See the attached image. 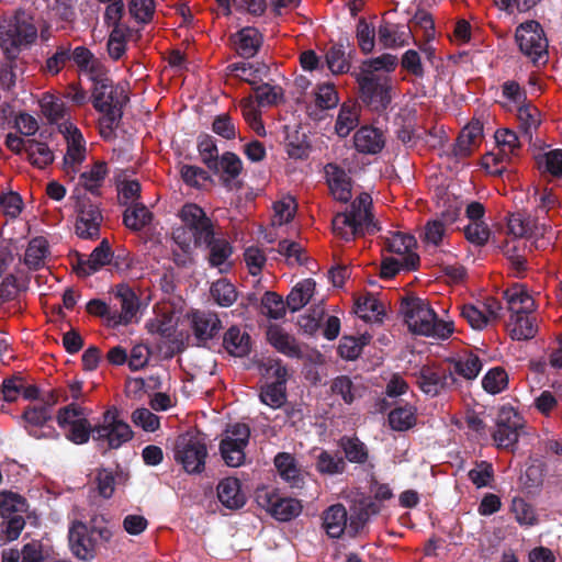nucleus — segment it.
<instances>
[{
    "label": "nucleus",
    "instance_id": "17",
    "mask_svg": "<svg viewBox=\"0 0 562 562\" xmlns=\"http://www.w3.org/2000/svg\"><path fill=\"white\" fill-rule=\"evenodd\" d=\"M191 327L200 346H206L222 329V322L217 314L205 311H193L190 315Z\"/></svg>",
    "mask_w": 562,
    "mask_h": 562
},
{
    "label": "nucleus",
    "instance_id": "34",
    "mask_svg": "<svg viewBox=\"0 0 562 562\" xmlns=\"http://www.w3.org/2000/svg\"><path fill=\"white\" fill-rule=\"evenodd\" d=\"M387 419L393 430H408L416 425V407L408 403L397 405L390 411Z\"/></svg>",
    "mask_w": 562,
    "mask_h": 562
},
{
    "label": "nucleus",
    "instance_id": "19",
    "mask_svg": "<svg viewBox=\"0 0 562 562\" xmlns=\"http://www.w3.org/2000/svg\"><path fill=\"white\" fill-rule=\"evenodd\" d=\"M237 55L249 59L257 55L263 43V36L258 29L245 26L229 36Z\"/></svg>",
    "mask_w": 562,
    "mask_h": 562
},
{
    "label": "nucleus",
    "instance_id": "7",
    "mask_svg": "<svg viewBox=\"0 0 562 562\" xmlns=\"http://www.w3.org/2000/svg\"><path fill=\"white\" fill-rule=\"evenodd\" d=\"M255 501L259 507L269 513L279 521H290L302 512V504L299 499L283 497L277 490L269 486H258L255 491Z\"/></svg>",
    "mask_w": 562,
    "mask_h": 562
},
{
    "label": "nucleus",
    "instance_id": "37",
    "mask_svg": "<svg viewBox=\"0 0 562 562\" xmlns=\"http://www.w3.org/2000/svg\"><path fill=\"white\" fill-rule=\"evenodd\" d=\"M26 159L37 168H45L54 161V153L44 142L27 138Z\"/></svg>",
    "mask_w": 562,
    "mask_h": 562
},
{
    "label": "nucleus",
    "instance_id": "9",
    "mask_svg": "<svg viewBox=\"0 0 562 562\" xmlns=\"http://www.w3.org/2000/svg\"><path fill=\"white\" fill-rule=\"evenodd\" d=\"M522 430L524 420L519 413L512 406L503 405L498 411L496 430L493 434L496 447L514 452Z\"/></svg>",
    "mask_w": 562,
    "mask_h": 562
},
{
    "label": "nucleus",
    "instance_id": "25",
    "mask_svg": "<svg viewBox=\"0 0 562 562\" xmlns=\"http://www.w3.org/2000/svg\"><path fill=\"white\" fill-rule=\"evenodd\" d=\"M356 149L362 154H378L384 147L383 134L372 126H362L353 135Z\"/></svg>",
    "mask_w": 562,
    "mask_h": 562
},
{
    "label": "nucleus",
    "instance_id": "61",
    "mask_svg": "<svg viewBox=\"0 0 562 562\" xmlns=\"http://www.w3.org/2000/svg\"><path fill=\"white\" fill-rule=\"evenodd\" d=\"M93 430L94 426L92 427L87 418H79L69 426L66 437L76 445H82L88 442L90 437L92 438Z\"/></svg>",
    "mask_w": 562,
    "mask_h": 562
},
{
    "label": "nucleus",
    "instance_id": "10",
    "mask_svg": "<svg viewBox=\"0 0 562 562\" xmlns=\"http://www.w3.org/2000/svg\"><path fill=\"white\" fill-rule=\"evenodd\" d=\"M414 375L420 391L431 397L460 386L459 380L441 366L425 364Z\"/></svg>",
    "mask_w": 562,
    "mask_h": 562
},
{
    "label": "nucleus",
    "instance_id": "56",
    "mask_svg": "<svg viewBox=\"0 0 562 562\" xmlns=\"http://www.w3.org/2000/svg\"><path fill=\"white\" fill-rule=\"evenodd\" d=\"M44 116L52 123H56L65 116L64 102L49 93H45L40 102Z\"/></svg>",
    "mask_w": 562,
    "mask_h": 562
},
{
    "label": "nucleus",
    "instance_id": "49",
    "mask_svg": "<svg viewBox=\"0 0 562 562\" xmlns=\"http://www.w3.org/2000/svg\"><path fill=\"white\" fill-rule=\"evenodd\" d=\"M211 295L218 305L224 307L233 305L237 300L234 284L225 279L217 280L212 284Z\"/></svg>",
    "mask_w": 562,
    "mask_h": 562
},
{
    "label": "nucleus",
    "instance_id": "15",
    "mask_svg": "<svg viewBox=\"0 0 562 562\" xmlns=\"http://www.w3.org/2000/svg\"><path fill=\"white\" fill-rule=\"evenodd\" d=\"M250 427L245 423L228 424L220 442L221 457L238 453L245 457V448L249 443Z\"/></svg>",
    "mask_w": 562,
    "mask_h": 562
},
{
    "label": "nucleus",
    "instance_id": "39",
    "mask_svg": "<svg viewBox=\"0 0 562 562\" xmlns=\"http://www.w3.org/2000/svg\"><path fill=\"white\" fill-rule=\"evenodd\" d=\"M356 313L364 321H382L384 315V306L373 294L368 293L364 296H360L355 303Z\"/></svg>",
    "mask_w": 562,
    "mask_h": 562
},
{
    "label": "nucleus",
    "instance_id": "14",
    "mask_svg": "<svg viewBox=\"0 0 562 562\" xmlns=\"http://www.w3.org/2000/svg\"><path fill=\"white\" fill-rule=\"evenodd\" d=\"M381 512V505L374 502L371 497H361L353 502L350 506L348 518L349 524L347 533L349 537L355 538L362 533L372 516Z\"/></svg>",
    "mask_w": 562,
    "mask_h": 562
},
{
    "label": "nucleus",
    "instance_id": "8",
    "mask_svg": "<svg viewBox=\"0 0 562 562\" xmlns=\"http://www.w3.org/2000/svg\"><path fill=\"white\" fill-rule=\"evenodd\" d=\"M520 52L532 63H546L548 40L541 24L535 20L521 23L515 33Z\"/></svg>",
    "mask_w": 562,
    "mask_h": 562
},
{
    "label": "nucleus",
    "instance_id": "21",
    "mask_svg": "<svg viewBox=\"0 0 562 562\" xmlns=\"http://www.w3.org/2000/svg\"><path fill=\"white\" fill-rule=\"evenodd\" d=\"M175 457H207L205 436L199 430L187 431L176 439Z\"/></svg>",
    "mask_w": 562,
    "mask_h": 562
},
{
    "label": "nucleus",
    "instance_id": "32",
    "mask_svg": "<svg viewBox=\"0 0 562 562\" xmlns=\"http://www.w3.org/2000/svg\"><path fill=\"white\" fill-rule=\"evenodd\" d=\"M419 256L417 254H407L401 259L387 257L382 260L380 277L382 279H391L401 270L415 271L419 267Z\"/></svg>",
    "mask_w": 562,
    "mask_h": 562
},
{
    "label": "nucleus",
    "instance_id": "64",
    "mask_svg": "<svg viewBox=\"0 0 562 562\" xmlns=\"http://www.w3.org/2000/svg\"><path fill=\"white\" fill-rule=\"evenodd\" d=\"M183 182L193 188H200L201 182L211 181V176L206 170L193 165H183L180 169Z\"/></svg>",
    "mask_w": 562,
    "mask_h": 562
},
{
    "label": "nucleus",
    "instance_id": "40",
    "mask_svg": "<svg viewBox=\"0 0 562 562\" xmlns=\"http://www.w3.org/2000/svg\"><path fill=\"white\" fill-rule=\"evenodd\" d=\"M108 175V165L104 161H97L89 171L82 172L79 177L80 184L92 194H99L100 188Z\"/></svg>",
    "mask_w": 562,
    "mask_h": 562
},
{
    "label": "nucleus",
    "instance_id": "20",
    "mask_svg": "<svg viewBox=\"0 0 562 562\" xmlns=\"http://www.w3.org/2000/svg\"><path fill=\"white\" fill-rule=\"evenodd\" d=\"M325 173L330 192L335 200L347 203L351 194V179L346 171L335 164L325 166Z\"/></svg>",
    "mask_w": 562,
    "mask_h": 562
},
{
    "label": "nucleus",
    "instance_id": "57",
    "mask_svg": "<svg viewBox=\"0 0 562 562\" xmlns=\"http://www.w3.org/2000/svg\"><path fill=\"white\" fill-rule=\"evenodd\" d=\"M510 509L519 525L533 526L538 522L532 505L521 497L513 498Z\"/></svg>",
    "mask_w": 562,
    "mask_h": 562
},
{
    "label": "nucleus",
    "instance_id": "6",
    "mask_svg": "<svg viewBox=\"0 0 562 562\" xmlns=\"http://www.w3.org/2000/svg\"><path fill=\"white\" fill-rule=\"evenodd\" d=\"M359 85V97L361 102L375 113H383L392 102V79L391 77H370L356 75Z\"/></svg>",
    "mask_w": 562,
    "mask_h": 562
},
{
    "label": "nucleus",
    "instance_id": "12",
    "mask_svg": "<svg viewBox=\"0 0 562 562\" xmlns=\"http://www.w3.org/2000/svg\"><path fill=\"white\" fill-rule=\"evenodd\" d=\"M400 311L412 333L429 336L432 328L430 324L435 319L436 312L425 300L415 296L404 297Z\"/></svg>",
    "mask_w": 562,
    "mask_h": 562
},
{
    "label": "nucleus",
    "instance_id": "52",
    "mask_svg": "<svg viewBox=\"0 0 562 562\" xmlns=\"http://www.w3.org/2000/svg\"><path fill=\"white\" fill-rule=\"evenodd\" d=\"M312 146L306 134H300L297 131L294 135L288 137L286 153L292 159L305 160L308 158Z\"/></svg>",
    "mask_w": 562,
    "mask_h": 562
},
{
    "label": "nucleus",
    "instance_id": "38",
    "mask_svg": "<svg viewBox=\"0 0 562 562\" xmlns=\"http://www.w3.org/2000/svg\"><path fill=\"white\" fill-rule=\"evenodd\" d=\"M397 63L398 60L396 56L385 53L375 58L364 60L358 75L370 77H389L387 75H381L378 72L381 70L391 72L396 68Z\"/></svg>",
    "mask_w": 562,
    "mask_h": 562
},
{
    "label": "nucleus",
    "instance_id": "58",
    "mask_svg": "<svg viewBox=\"0 0 562 562\" xmlns=\"http://www.w3.org/2000/svg\"><path fill=\"white\" fill-rule=\"evenodd\" d=\"M243 116L250 127L259 136L266 135V130L261 120L260 111L255 106L254 100L249 97L244 99L240 103Z\"/></svg>",
    "mask_w": 562,
    "mask_h": 562
},
{
    "label": "nucleus",
    "instance_id": "50",
    "mask_svg": "<svg viewBox=\"0 0 562 562\" xmlns=\"http://www.w3.org/2000/svg\"><path fill=\"white\" fill-rule=\"evenodd\" d=\"M260 401L271 408H280L286 401V385L267 383L261 387Z\"/></svg>",
    "mask_w": 562,
    "mask_h": 562
},
{
    "label": "nucleus",
    "instance_id": "42",
    "mask_svg": "<svg viewBox=\"0 0 562 562\" xmlns=\"http://www.w3.org/2000/svg\"><path fill=\"white\" fill-rule=\"evenodd\" d=\"M153 218V214L144 204H134L123 214L124 225L135 232L142 231Z\"/></svg>",
    "mask_w": 562,
    "mask_h": 562
},
{
    "label": "nucleus",
    "instance_id": "44",
    "mask_svg": "<svg viewBox=\"0 0 562 562\" xmlns=\"http://www.w3.org/2000/svg\"><path fill=\"white\" fill-rule=\"evenodd\" d=\"M280 476L290 484L291 487H302L304 476L300 468L295 464V459H273Z\"/></svg>",
    "mask_w": 562,
    "mask_h": 562
},
{
    "label": "nucleus",
    "instance_id": "22",
    "mask_svg": "<svg viewBox=\"0 0 562 562\" xmlns=\"http://www.w3.org/2000/svg\"><path fill=\"white\" fill-rule=\"evenodd\" d=\"M447 361L451 376L458 375L467 381L475 380L483 368L481 358L473 352H465L456 358H449Z\"/></svg>",
    "mask_w": 562,
    "mask_h": 562
},
{
    "label": "nucleus",
    "instance_id": "24",
    "mask_svg": "<svg viewBox=\"0 0 562 562\" xmlns=\"http://www.w3.org/2000/svg\"><path fill=\"white\" fill-rule=\"evenodd\" d=\"M267 339L279 352L290 358L301 357L302 351L295 338L288 334L280 325L272 324L268 327Z\"/></svg>",
    "mask_w": 562,
    "mask_h": 562
},
{
    "label": "nucleus",
    "instance_id": "18",
    "mask_svg": "<svg viewBox=\"0 0 562 562\" xmlns=\"http://www.w3.org/2000/svg\"><path fill=\"white\" fill-rule=\"evenodd\" d=\"M25 422L27 434L36 439L49 438L55 435L53 427H47V431L43 430L46 423L52 419L48 406H27L22 415Z\"/></svg>",
    "mask_w": 562,
    "mask_h": 562
},
{
    "label": "nucleus",
    "instance_id": "33",
    "mask_svg": "<svg viewBox=\"0 0 562 562\" xmlns=\"http://www.w3.org/2000/svg\"><path fill=\"white\" fill-rule=\"evenodd\" d=\"M48 254V241L42 236L34 237L27 244L23 262L30 270H38L44 267Z\"/></svg>",
    "mask_w": 562,
    "mask_h": 562
},
{
    "label": "nucleus",
    "instance_id": "46",
    "mask_svg": "<svg viewBox=\"0 0 562 562\" xmlns=\"http://www.w3.org/2000/svg\"><path fill=\"white\" fill-rule=\"evenodd\" d=\"M286 302L276 292L267 291L261 299L262 313L272 319H280L285 315Z\"/></svg>",
    "mask_w": 562,
    "mask_h": 562
},
{
    "label": "nucleus",
    "instance_id": "16",
    "mask_svg": "<svg viewBox=\"0 0 562 562\" xmlns=\"http://www.w3.org/2000/svg\"><path fill=\"white\" fill-rule=\"evenodd\" d=\"M115 297L120 302L121 311L114 310L110 316V322L114 325H127L139 310V297L127 284H119L116 286Z\"/></svg>",
    "mask_w": 562,
    "mask_h": 562
},
{
    "label": "nucleus",
    "instance_id": "45",
    "mask_svg": "<svg viewBox=\"0 0 562 562\" xmlns=\"http://www.w3.org/2000/svg\"><path fill=\"white\" fill-rule=\"evenodd\" d=\"M358 124V111L356 105L344 103L339 110L335 130L340 137H346Z\"/></svg>",
    "mask_w": 562,
    "mask_h": 562
},
{
    "label": "nucleus",
    "instance_id": "60",
    "mask_svg": "<svg viewBox=\"0 0 562 562\" xmlns=\"http://www.w3.org/2000/svg\"><path fill=\"white\" fill-rule=\"evenodd\" d=\"M146 328L150 334H157L162 338H171L177 329L172 316L164 314L160 317L150 319L146 324Z\"/></svg>",
    "mask_w": 562,
    "mask_h": 562
},
{
    "label": "nucleus",
    "instance_id": "11",
    "mask_svg": "<svg viewBox=\"0 0 562 562\" xmlns=\"http://www.w3.org/2000/svg\"><path fill=\"white\" fill-rule=\"evenodd\" d=\"M76 235L86 240H95L100 237L103 216L98 204L88 196H78L76 202Z\"/></svg>",
    "mask_w": 562,
    "mask_h": 562
},
{
    "label": "nucleus",
    "instance_id": "28",
    "mask_svg": "<svg viewBox=\"0 0 562 562\" xmlns=\"http://www.w3.org/2000/svg\"><path fill=\"white\" fill-rule=\"evenodd\" d=\"M222 347L233 357H245L250 352V336L237 326H232L223 336Z\"/></svg>",
    "mask_w": 562,
    "mask_h": 562
},
{
    "label": "nucleus",
    "instance_id": "55",
    "mask_svg": "<svg viewBox=\"0 0 562 562\" xmlns=\"http://www.w3.org/2000/svg\"><path fill=\"white\" fill-rule=\"evenodd\" d=\"M416 239L414 236L396 232L386 241V248L390 252L405 257L407 254H415L413 248L416 247Z\"/></svg>",
    "mask_w": 562,
    "mask_h": 562
},
{
    "label": "nucleus",
    "instance_id": "43",
    "mask_svg": "<svg viewBox=\"0 0 562 562\" xmlns=\"http://www.w3.org/2000/svg\"><path fill=\"white\" fill-rule=\"evenodd\" d=\"M113 256L114 254L109 240L106 238L102 239L87 258V262H89L87 273H95L104 266L110 265Z\"/></svg>",
    "mask_w": 562,
    "mask_h": 562
},
{
    "label": "nucleus",
    "instance_id": "1",
    "mask_svg": "<svg viewBox=\"0 0 562 562\" xmlns=\"http://www.w3.org/2000/svg\"><path fill=\"white\" fill-rule=\"evenodd\" d=\"M130 102L128 93L121 83L104 79L91 89L93 109L102 114L100 119L101 135L110 137L119 127L124 114V108Z\"/></svg>",
    "mask_w": 562,
    "mask_h": 562
},
{
    "label": "nucleus",
    "instance_id": "31",
    "mask_svg": "<svg viewBox=\"0 0 562 562\" xmlns=\"http://www.w3.org/2000/svg\"><path fill=\"white\" fill-rule=\"evenodd\" d=\"M531 312H522L510 315L508 324L509 336L514 340H529L532 339L538 333L536 319L529 314Z\"/></svg>",
    "mask_w": 562,
    "mask_h": 562
},
{
    "label": "nucleus",
    "instance_id": "3",
    "mask_svg": "<svg viewBox=\"0 0 562 562\" xmlns=\"http://www.w3.org/2000/svg\"><path fill=\"white\" fill-rule=\"evenodd\" d=\"M131 426L120 418V412L115 406L108 408L101 420L94 425L92 440L102 453L119 449L133 438Z\"/></svg>",
    "mask_w": 562,
    "mask_h": 562
},
{
    "label": "nucleus",
    "instance_id": "23",
    "mask_svg": "<svg viewBox=\"0 0 562 562\" xmlns=\"http://www.w3.org/2000/svg\"><path fill=\"white\" fill-rule=\"evenodd\" d=\"M483 135V124L480 121H473L464 126L456 144L453 145V156L458 159H464L472 155L474 147L477 146L479 138Z\"/></svg>",
    "mask_w": 562,
    "mask_h": 562
},
{
    "label": "nucleus",
    "instance_id": "53",
    "mask_svg": "<svg viewBox=\"0 0 562 562\" xmlns=\"http://www.w3.org/2000/svg\"><path fill=\"white\" fill-rule=\"evenodd\" d=\"M507 227L515 237H527L536 235L533 229L537 228V225L530 217H526L521 213H514L508 218Z\"/></svg>",
    "mask_w": 562,
    "mask_h": 562
},
{
    "label": "nucleus",
    "instance_id": "4",
    "mask_svg": "<svg viewBox=\"0 0 562 562\" xmlns=\"http://www.w3.org/2000/svg\"><path fill=\"white\" fill-rule=\"evenodd\" d=\"M29 510V502L21 494L0 491V539L4 542L16 540L25 527L24 515Z\"/></svg>",
    "mask_w": 562,
    "mask_h": 562
},
{
    "label": "nucleus",
    "instance_id": "30",
    "mask_svg": "<svg viewBox=\"0 0 562 562\" xmlns=\"http://www.w3.org/2000/svg\"><path fill=\"white\" fill-rule=\"evenodd\" d=\"M495 140L497 145L501 147V150L504 153V155L487 154L483 158L482 164V166L485 168H490V160L495 166L498 165L499 162H503L505 157L507 156L506 150H508L509 154H514L515 150L520 147L517 134L510 130H497L495 132Z\"/></svg>",
    "mask_w": 562,
    "mask_h": 562
},
{
    "label": "nucleus",
    "instance_id": "48",
    "mask_svg": "<svg viewBox=\"0 0 562 562\" xmlns=\"http://www.w3.org/2000/svg\"><path fill=\"white\" fill-rule=\"evenodd\" d=\"M198 151L202 162L209 168H216L220 158L216 140L209 134L200 135L198 138Z\"/></svg>",
    "mask_w": 562,
    "mask_h": 562
},
{
    "label": "nucleus",
    "instance_id": "63",
    "mask_svg": "<svg viewBox=\"0 0 562 562\" xmlns=\"http://www.w3.org/2000/svg\"><path fill=\"white\" fill-rule=\"evenodd\" d=\"M69 60L70 45H60L56 48V52L46 59L44 69L53 76L58 75Z\"/></svg>",
    "mask_w": 562,
    "mask_h": 562
},
{
    "label": "nucleus",
    "instance_id": "26",
    "mask_svg": "<svg viewBox=\"0 0 562 562\" xmlns=\"http://www.w3.org/2000/svg\"><path fill=\"white\" fill-rule=\"evenodd\" d=\"M349 524L348 512L341 504L329 506L323 515V527L330 538H339L347 531Z\"/></svg>",
    "mask_w": 562,
    "mask_h": 562
},
{
    "label": "nucleus",
    "instance_id": "5",
    "mask_svg": "<svg viewBox=\"0 0 562 562\" xmlns=\"http://www.w3.org/2000/svg\"><path fill=\"white\" fill-rule=\"evenodd\" d=\"M112 531L103 525L92 520L90 525L82 521H75L68 533L69 546L72 553L80 560H92L95 557L99 541L108 542Z\"/></svg>",
    "mask_w": 562,
    "mask_h": 562
},
{
    "label": "nucleus",
    "instance_id": "41",
    "mask_svg": "<svg viewBox=\"0 0 562 562\" xmlns=\"http://www.w3.org/2000/svg\"><path fill=\"white\" fill-rule=\"evenodd\" d=\"M203 245L210 250L209 262L211 267L222 266L233 254L231 243L225 238H216L215 234L212 239L203 241Z\"/></svg>",
    "mask_w": 562,
    "mask_h": 562
},
{
    "label": "nucleus",
    "instance_id": "62",
    "mask_svg": "<svg viewBox=\"0 0 562 562\" xmlns=\"http://www.w3.org/2000/svg\"><path fill=\"white\" fill-rule=\"evenodd\" d=\"M517 117L525 134H529L530 136L531 130L537 128L540 124L539 111L530 103H522L518 106Z\"/></svg>",
    "mask_w": 562,
    "mask_h": 562
},
{
    "label": "nucleus",
    "instance_id": "36",
    "mask_svg": "<svg viewBox=\"0 0 562 562\" xmlns=\"http://www.w3.org/2000/svg\"><path fill=\"white\" fill-rule=\"evenodd\" d=\"M211 171L218 173L223 171L222 181L225 187L229 186L231 180L236 179L243 170V162L240 158L233 151H225L218 159L216 168H211Z\"/></svg>",
    "mask_w": 562,
    "mask_h": 562
},
{
    "label": "nucleus",
    "instance_id": "27",
    "mask_svg": "<svg viewBox=\"0 0 562 562\" xmlns=\"http://www.w3.org/2000/svg\"><path fill=\"white\" fill-rule=\"evenodd\" d=\"M217 498L223 506L229 509L241 508L246 503V497L240 491V483L235 477H226L220 481Z\"/></svg>",
    "mask_w": 562,
    "mask_h": 562
},
{
    "label": "nucleus",
    "instance_id": "13",
    "mask_svg": "<svg viewBox=\"0 0 562 562\" xmlns=\"http://www.w3.org/2000/svg\"><path fill=\"white\" fill-rule=\"evenodd\" d=\"M179 215L184 226L191 232V235H194L195 247H200L203 245V241L213 238V223L201 206L194 203H187L180 210Z\"/></svg>",
    "mask_w": 562,
    "mask_h": 562
},
{
    "label": "nucleus",
    "instance_id": "35",
    "mask_svg": "<svg viewBox=\"0 0 562 562\" xmlns=\"http://www.w3.org/2000/svg\"><path fill=\"white\" fill-rule=\"evenodd\" d=\"M316 282L313 279H304L299 282L286 296V306L291 312H297L304 307L314 294Z\"/></svg>",
    "mask_w": 562,
    "mask_h": 562
},
{
    "label": "nucleus",
    "instance_id": "47",
    "mask_svg": "<svg viewBox=\"0 0 562 562\" xmlns=\"http://www.w3.org/2000/svg\"><path fill=\"white\" fill-rule=\"evenodd\" d=\"M326 63L329 70L335 75L346 74L350 69V61L342 44H335L327 50Z\"/></svg>",
    "mask_w": 562,
    "mask_h": 562
},
{
    "label": "nucleus",
    "instance_id": "59",
    "mask_svg": "<svg viewBox=\"0 0 562 562\" xmlns=\"http://www.w3.org/2000/svg\"><path fill=\"white\" fill-rule=\"evenodd\" d=\"M356 36L358 45L364 54H369L373 50L375 43L374 26L369 24L363 18L358 21Z\"/></svg>",
    "mask_w": 562,
    "mask_h": 562
},
{
    "label": "nucleus",
    "instance_id": "2",
    "mask_svg": "<svg viewBox=\"0 0 562 562\" xmlns=\"http://www.w3.org/2000/svg\"><path fill=\"white\" fill-rule=\"evenodd\" d=\"M372 198L369 193H360L346 212L333 218L334 233L346 241L359 236L374 234L379 231L372 214Z\"/></svg>",
    "mask_w": 562,
    "mask_h": 562
},
{
    "label": "nucleus",
    "instance_id": "54",
    "mask_svg": "<svg viewBox=\"0 0 562 562\" xmlns=\"http://www.w3.org/2000/svg\"><path fill=\"white\" fill-rule=\"evenodd\" d=\"M256 93V101L260 106L277 105L283 99V90L281 87L262 83L252 87Z\"/></svg>",
    "mask_w": 562,
    "mask_h": 562
},
{
    "label": "nucleus",
    "instance_id": "51",
    "mask_svg": "<svg viewBox=\"0 0 562 562\" xmlns=\"http://www.w3.org/2000/svg\"><path fill=\"white\" fill-rule=\"evenodd\" d=\"M508 385V375L501 367L492 368L482 379V387L490 394H498Z\"/></svg>",
    "mask_w": 562,
    "mask_h": 562
},
{
    "label": "nucleus",
    "instance_id": "29",
    "mask_svg": "<svg viewBox=\"0 0 562 562\" xmlns=\"http://www.w3.org/2000/svg\"><path fill=\"white\" fill-rule=\"evenodd\" d=\"M504 299L508 304V310L512 312V315L533 311L535 301L524 284L516 283L506 289L504 291Z\"/></svg>",
    "mask_w": 562,
    "mask_h": 562
}]
</instances>
